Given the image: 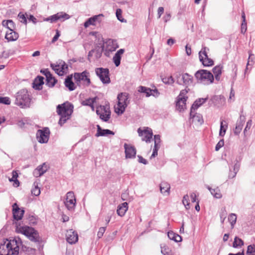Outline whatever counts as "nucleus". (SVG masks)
I'll return each instance as SVG.
<instances>
[{
	"instance_id": "1",
	"label": "nucleus",
	"mask_w": 255,
	"mask_h": 255,
	"mask_svg": "<svg viewBox=\"0 0 255 255\" xmlns=\"http://www.w3.org/2000/svg\"><path fill=\"white\" fill-rule=\"evenodd\" d=\"M21 244V240L19 237H15L14 239L10 240L6 239L3 244L1 243V255H17Z\"/></svg>"
},
{
	"instance_id": "2",
	"label": "nucleus",
	"mask_w": 255,
	"mask_h": 255,
	"mask_svg": "<svg viewBox=\"0 0 255 255\" xmlns=\"http://www.w3.org/2000/svg\"><path fill=\"white\" fill-rule=\"evenodd\" d=\"M73 106L67 102L57 106V113L60 116L58 124L62 126L69 120L73 112Z\"/></svg>"
},
{
	"instance_id": "3",
	"label": "nucleus",
	"mask_w": 255,
	"mask_h": 255,
	"mask_svg": "<svg viewBox=\"0 0 255 255\" xmlns=\"http://www.w3.org/2000/svg\"><path fill=\"white\" fill-rule=\"evenodd\" d=\"M15 231L24 235L32 242H38L40 241L39 234L33 228L18 225L16 226Z\"/></svg>"
},
{
	"instance_id": "4",
	"label": "nucleus",
	"mask_w": 255,
	"mask_h": 255,
	"mask_svg": "<svg viewBox=\"0 0 255 255\" xmlns=\"http://www.w3.org/2000/svg\"><path fill=\"white\" fill-rule=\"evenodd\" d=\"M31 99L26 89H22L18 92L16 95L15 104L21 108H27L30 107Z\"/></svg>"
},
{
	"instance_id": "5",
	"label": "nucleus",
	"mask_w": 255,
	"mask_h": 255,
	"mask_svg": "<svg viewBox=\"0 0 255 255\" xmlns=\"http://www.w3.org/2000/svg\"><path fill=\"white\" fill-rule=\"evenodd\" d=\"M175 82L179 85L188 88L191 86L193 82V77L188 73L176 72L174 74Z\"/></svg>"
},
{
	"instance_id": "6",
	"label": "nucleus",
	"mask_w": 255,
	"mask_h": 255,
	"mask_svg": "<svg viewBox=\"0 0 255 255\" xmlns=\"http://www.w3.org/2000/svg\"><path fill=\"white\" fill-rule=\"evenodd\" d=\"M195 77L200 83L204 85H209L214 81L213 74L206 70H200L195 74Z\"/></svg>"
},
{
	"instance_id": "7",
	"label": "nucleus",
	"mask_w": 255,
	"mask_h": 255,
	"mask_svg": "<svg viewBox=\"0 0 255 255\" xmlns=\"http://www.w3.org/2000/svg\"><path fill=\"white\" fill-rule=\"evenodd\" d=\"M118 103L115 107V112L118 115L122 114L129 103L128 94L127 93H121L118 96Z\"/></svg>"
},
{
	"instance_id": "8",
	"label": "nucleus",
	"mask_w": 255,
	"mask_h": 255,
	"mask_svg": "<svg viewBox=\"0 0 255 255\" xmlns=\"http://www.w3.org/2000/svg\"><path fill=\"white\" fill-rule=\"evenodd\" d=\"M96 113L104 122H108L111 118L110 106L108 104L100 105L97 107Z\"/></svg>"
},
{
	"instance_id": "9",
	"label": "nucleus",
	"mask_w": 255,
	"mask_h": 255,
	"mask_svg": "<svg viewBox=\"0 0 255 255\" xmlns=\"http://www.w3.org/2000/svg\"><path fill=\"white\" fill-rule=\"evenodd\" d=\"M89 77L90 74L86 70L84 71L82 73H75L74 74L75 82L78 86H80L81 81H82L86 86H89L91 83Z\"/></svg>"
},
{
	"instance_id": "10",
	"label": "nucleus",
	"mask_w": 255,
	"mask_h": 255,
	"mask_svg": "<svg viewBox=\"0 0 255 255\" xmlns=\"http://www.w3.org/2000/svg\"><path fill=\"white\" fill-rule=\"evenodd\" d=\"M95 72L103 84L110 83L109 70L108 68H97L95 69Z\"/></svg>"
},
{
	"instance_id": "11",
	"label": "nucleus",
	"mask_w": 255,
	"mask_h": 255,
	"mask_svg": "<svg viewBox=\"0 0 255 255\" xmlns=\"http://www.w3.org/2000/svg\"><path fill=\"white\" fill-rule=\"evenodd\" d=\"M209 50L206 47H203L201 50L199 52V57L200 61L204 66H211L214 64V61L211 58L208 57L206 50Z\"/></svg>"
},
{
	"instance_id": "12",
	"label": "nucleus",
	"mask_w": 255,
	"mask_h": 255,
	"mask_svg": "<svg viewBox=\"0 0 255 255\" xmlns=\"http://www.w3.org/2000/svg\"><path fill=\"white\" fill-rule=\"evenodd\" d=\"M50 66L59 76H62L67 73L68 70V65L62 60H61L58 64H51Z\"/></svg>"
},
{
	"instance_id": "13",
	"label": "nucleus",
	"mask_w": 255,
	"mask_h": 255,
	"mask_svg": "<svg viewBox=\"0 0 255 255\" xmlns=\"http://www.w3.org/2000/svg\"><path fill=\"white\" fill-rule=\"evenodd\" d=\"M64 203L68 210L73 211L74 210L76 205V199L73 192L69 191L67 193Z\"/></svg>"
},
{
	"instance_id": "14",
	"label": "nucleus",
	"mask_w": 255,
	"mask_h": 255,
	"mask_svg": "<svg viewBox=\"0 0 255 255\" xmlns=\"http://www.w3.org/2000/svg\"><path fill=\"white\" fill-rule=\"evenodd\" d=\"M104 15L102 13L94 15L88 18L84 23V26L85 28L88 27L90 25H96L100 24L103 20Z\"/></svg>"
},
{
	"instance_id": "15",
	"label": "nucleus",
	"mask_w": 255,
	"mask_h": 255,
	"mask_svg": "<svg viewBox=\"0 0 255 255\" xmlns=\"http://www.w3.org/2000/svg\"><path fill=\"white\" fill-rule=\"evenodd\" d=\"M50 131L48 128L39 129L36 133L37 139L40 143H47L49 137Z\"/></svg>"
},
{
	"instance_id": "16",
	"label": "nucleus",
	"mask_w": 255,
	"mask_h": 255,
	"mask_svg": "<svg viewBox=\"0 0 255 255\" xmlns=\"http://www.w3.org/2000/svg\"><path fill=\"white\" fill-rule=\"evenodd\" d=\"M137 132L139 136H141L142 140L146 142H150L152 137L153 133L151 128H146L144 130H141L140 128H138Z\"/></svg>"
},
{
	"instance_id": "17",
	"label": "nucleus",
	"mask_w": 255,
	"mask_h": 255,
	"mask_svg": "<svg viewBox=\"0 0 255 255\" xmlns=\"http://www.w3.org/2000/svg\"><path fill=\"white\" fill-rule=\"evenodd\" d=\"M70 18V16L64 12H59L55 14L51 15L49 17H47L44 19L45 21H50V22L53 23L56 22L57 20L64 21Z\"/></svg>"
},
{
	"instance_id": "18",
	"label": "nucleus",
	"mask_w": 255,
	"mask_h": 255,
	"mask_svg": "<svg viewBox=\"0 0 255 255\" xmlns=\"http://www.w3.org/2000/svg\"><path fill=\"white\" fill-rule=\"evenodd\" d=\"M103 47L105 48L106 51L113 52L119 47V45L117 40L109 39L104 43Z\"/></svg>"
},
{
	"instance_id": "19",
	"label": "nucleus",
	"mask_w": 255,
	"mask_h": 255,
	"mask_svg": "<svg viewBox=\"0 0 255 255\" xmlns=\"http://www.w3.org/2000/svg\"><path fill=\"white\" fill-rule=\"evenodd\" d=\"M66 238L68 243L70 244L76 243L78 240L77 233L72 229L67 231L66 234Z\"/></svg>"
},
{
	"instance_id": "20",
	"label": "nucleus",
	"mask_w": 255,
	"mask_h": 255,
	"mask_svg": "<svg viewBox=\"0 0 255 255\" xmlns=\"http://www.w3.org/2000/svg\"><path fill=\"white\" fill-rule=\"evenodd\" d=\"M24 211L21 210L16 203H14L12 205V214L13 218L17 220H20L22 219Z\"/></svg>"
},
{
	"instance_id": "21",
	"label": "nucleus",
	"mask_w": 255,
	"mask_h": 255,
	"mask_svg": "<svg viewBox=\"0 0 255 255\" xmlns=\"http://www.w3.org/2000/svg\"><path fill=\"white\" fill-rule=\"evenodd\" d=\"M124 148L127 158H132L135 157L136 149L133 146L127 143H125Z\"/></svg>"
},
{
	"instance_id": "22",
	"label": "nucleus",
	"mask_w": 255,
	"mask_h": 255,
	"mask_svg": "<svg viewBox=\"0 0 255 255\" xmlns=\"http://www.w3.org/2000/svg\"><path fill=\"white\" fill-rule=\"evenodd\" d=\"M47 170V167L45 163L38 166L33 172L34 176L38 177L42 176Z\"/></svg>"
},
{
	"instance_id": "23",
	"label": "nucleus",
	"mask_w": 255,
	"mask_h": 255,
	"mask_svg": "<svg viewBox=\"0 0 255 255\" xmlns=\"http://www.w3.org/2000/svg\"><path fill=\"white\" fill-rule=\"evenodd\" d=\"M14 29L7 30L6 31L5 35V38L8 41H13L16 40L19 37L18 33L15 32Z\"/></svg>"
},
{
	"instance_id": "24",
	"label": "nucleus",
	"mask_w": 255,
	"mask_h": 255,
	"mask_svg": "<svg viewBox=\"0 0 255 255\" xmlns=\"http://www.w3.org/2000/svg\"><path fill=\"white\" fill-rule=\"evenodd\" d=\"M207 99L208 98H199L195 101L191 108L190 114L191 116H192V114L195 112V110L197 109L203 103H204L207 100Z\"/></svg>"
},
{
	"instance_id": "25",
	"label": "nucleus",
	"mask_w": 255,
	"mask_h": 255,
	"mask_svg": "<svg viewBox=\"0 0 255 255\" xmlns=\"http://www.w3.org/2000/svg\"><path fill=\"white\" fill-rule=\"evenodd\" d=\"M187 97H178V100L176 102V109L179 112L184 111L186 109V101Z\"/></svg>"
},
{
	"instance_id": "26",
	"label": "nucleus",
	"mask_w": 255,
	"mask_h": 255,
	"mask_svg": "<svg viewBox=\"0 0 255 255\" xmlns=\"http://www.w3.org/2000/svg\"><path fill=\"white\" fill-rule=\"evenodd\" d=\"M170 185L166 182H162L160 184L161 193L164 195H168L170 193Z\"/></svg>"
},
{
	"instance_id": "27",
	"label": "nucleus",
	"mask_w": 255,
	"mask_h": 255,
	"mask_svg": "<svg viewBox=\"0 0 255 255\" xmlns=\"http://www.w3.org/2000/svg\"><path fill=\"white\" fill-rule=\"evenodd\" d=\"M44 78L38 76L34 80L33 83V88L36 90H40L42 89V86L44 84Z\"/></svg>"
},
{
	"instance_id": "28",
	"label": "nucleus",
	"mask_w": 255,
	"mask_h": 255,
	"mask_svg": "<svg viewBox=\"0 0 255 255\" xmlns=\"http://www.w3.org/2000/svg\"><path fill=\"white\" fill-rule=\"evenodd\" d=\"M128 209V204L127 202H124L118 207L117 210V214L121 217L124 216Z\"/></svg>"
},
{
	"instance_id": "29",
	"label": "nucleus",
	"mask_w": 255,
	"mask_h": 255,
	"mask_svg": "<svg viewBox=\"0 0 255 255\" xmlns=\"http://www.w3.org/2000/svg\"><path fill=\"white\" fill-rule=\"evenodd\" d=\"M65 86L68 88V89L72 91L76 89L75 84L72 81V75H69L65 80Z\"/></svg>"
},
{
	"instance_id": "30",
	"label": "nucleus",
	"mask_w": 255,
	"mask_h": 255,
	"mask_svg": "<svg viewBox=\"0 0 255 255\" xmlns=\"http://www.w3.org/2000/svg\"><path fill=\"white\" fill-rule=\"evenodd\" d=\"M97 132L96 134L97 137L100 136H105L107 134L114 135L115 133L108 129H103L99 125H97Z\"/></svg>"
},
{
	"instance_id": "31",
	"label": "nucleus",
	"mask_w": 255,
	"mask_h": 255,
	"mask_svg": "<svg viewBox=\"0 0 255 255\" xmlns=\"http://www.w3.org/2000/svg\"><path fill=\"white\" fill-rule=\"evenodd\" d=\"M124 51V49H120L116 52L113 57L114 62L117 67L119 66L121 63V55Z\"/></svg>"
},
{
	"instance_id": "32",
	"label": "nucleus",
	"mask_w": 255,
	"mask_h": 255,
	"mask_svg": "<svg viewBox=\"0 0 255 255\" xmlns=\"http://www.w3.org/2000/svg\"><path fill=\"white\" fill-rule=\"evenodd\" d=\"M223 66L221 65H219L213 68L212 71L214 74L215 79L217 81H219L220 79V75L222 72Z\"/></svg>"
},
{
	"instance_id": "33",
	"label": "nucleus",
	"mask_w": 255,
	"mask_h": 255,
	"mask_svg": "<svg viewBox=\"0 0 255 255\" xmlns=\"http://www.w3.org/2000/svg\"><path fill=\"white\" fill-rule=\"evenodd\" d=\"M2 26L7 30L15 29V24L12 20H4L2 21Z\"/></svg>"
},
{
	"instance_id": "34",
	"label": "nucleus",
	"mask_w": 255,
	"mask_h": 255,
	"mask_svg": "<svg viewBox=\"0 0 255 255\" xmlns=\"http://www.w3.org/2000/svg\"><path fill=\"white\" fill-rule=\"evenodd\" d=\"M97 99H98V98L97 96L93 98H89L82 101L81 104L82 106H92L93 104L96 102Z\"/></svg>"
},
{
	"instance_id": "35",
	"label": "nucleus",
	"mask_w": 255,
	"mask_h": 255,
	"mask_svg": "<svg viewBox=\"0 0 255 255\" xmlns=\"http://www.w3.org/2000/svg\"><path fill=\"white\" fill-rule=\"evenodd\" d=\"M57 80L51 74L48 73V77L46 78V85L49 87H53L57 82Z\"/></svg>"
},
{
	"instance_id": "36",
	"label": "nucleus",
	"mask_w": 255,
	"mask_h": 255,
	"mask_svg": "<svg viewBox=\"0 0 255 255\" xmlns=\"http://www.w3.org/2000/svg\"><path fill=\"white\" fill-rule=\"evenodd\" d=\"M168 238L176 242H180L182 241V238L180 236L176 234L173 232H169L168 233Z\"/></svg>"
},
{
	"instance_id": "37",
	"label": "nucleus",
	"mask_w": 255,
	"mask_h": 255,
	"mask_svg": "<svg viewBox=\"0 0 255 255\" xmlns=\"http://www.w3.org/2000/svg\"><path fill=\"white\" fill-rule=\"evenodd\" d=\"M208 189L210 190L211 193L214 197L217 199H220L222 197V195L221 193L220 190L218 188L212 189L209 186H208Z\"/></svg>"
},
{
	"instance_id": "38",
	"label": "nucleus",
	"mask_w": 255,
	"mask_h": 255,
	"mask_svg": "<svg viewBox=\"0 0 255 255\" xmlns=\"http://www.w3.org/2000/svg\"><path fill=\"white\" fill-rule=\"evenodd\" d=\"M195 112L192 114V116H190V118L193 119V121L197 122L199 124L201 125L203 123L204 121L203 119L202 116L200 114L195 113Z\"/></svg>"
},
{
	"instance_id": "39",
	"label": "nucleus",
	"mask_w": 255,
	"mask_h": 255,
	"mask_svg": "<svg viewBox=\"0 0 255 255\" xmlns=\"http://www.w3.org/2000/svg\"><path fill=\"white\" fill-rule=\"evenodd\" d=\"M228 128L227 124L226 121H222L220 122V129L219 132V135L221 136H224L225 134L227 128Z\"/></svg>"
},
{
	"instance_id": "40",
	"label": "nucleus",
	"mask_w": 255,
	"mask_h": 255,
	"mask_svg": "<svg viewBox=\"0 0 255 255\" xmlns=\"http://www.w3.org/2000/svg\"><path fill=\"white\" fill-rule=\"evenodd\" d=\"M138 92L139 93H145L147 97L151 95L152 90L149 88L140 86L138 88Z\"/></svg>"
},
{
	"instance_id": "41",
	"label": "nucleus",
	"mask_w": 255,
	"mask_h": 255,
	"mask_svg": "<svg viewBox=\"0 0 255 255\" xmlns=\"http://www.w3.org/2000/svg\"><path fill=\"white\" fill-rule=\"evenodd\" d=\"M244 124V120H242L241 118L240 121H239L237 122L235 130H234V133L235 134H238L240 133V132L241 131V130L243 128Z\"/></svg>"
},
{
	"instance_id": "42",
	"label": "nucleus",
	"mask_w": 255,
	"mask_h": 255,
	"mask_svg": "<svg viewBox=\"0 0 255 255\" xmlns=\"http://www.w3.org/2000/svg\"><path fill=\"white\" fill-rule=\"evenodd\" d=\"M12 173V177L11 178H10L9 180L10 182H13V186L17 187L19 186V182L17 179L18 177V174L17 172L15 171H13Z\"/></svg>"
},
{
	"instance_id": "43",
	"label": "nucleus",
	"mask_w": 255,
	"mask_h": 255,
	"mask_svg": "<svg viewBox=\"0 0 255 255\" xmlns=\"http://www.w3.org/2000/svg\"><path fill=\"white\" fill-rule=\"evenodd\" d=\"M244 245V242L241 239L237 237H236L234 239V241L233 244V247L235 248L241 247Z\"/></svg>"
},
{
	"instance_id": "44",
	"label": "nucleus",
	"mask_w": 255,
	"mask_h": 255,
	"mask_svg": "<svg viewBox=\"0 0 255 255\" xmlns=\"http://www.w3.org/2000/svg\"><path fill=\"white\" fill-rule=\"evenodd\" d=\"M228 220L231 224L232 228H234L237 221V216L235 214L231 213L229 215Z\"/></svg>"
},
{
	"instance_id": "45",
	"label": "nucleus",
	"mask_w": 255,
	"mask_h": 255,
	"mask_svg": "<svg viewBox=\"0 0 255 255\" xmlns=\"http://www.w3.org/2000/svg\"><path fill=\"white\" fill-rule=\"evenodd\" d=\"M227 215V212L226 211L225 207H223L220 211V216L221 219V221L222 223H223L225 219L226 218V216Z\"/></svg>"
},
{
	"instance_id": "46",
	"label": "nucleus",
	"mask_w": 255,
	"mask_h": 255,
	"mask_svg": "<svg viewBox=\"0 0 255 255\" xmlns=\"http://www.w3.org/2000/svg\"><path fill=\"white\" fill-rule=\"evenodd\" d=\"M175 78H173L172 76H168L167 77H165L162 79V81L165 83L168 84H172L175 82Z\"/></svg>"
},
{
	"instance_id": "47",
	"label": "nucleus",
	"mask_w": 255,
	"mask_h": 255,
	"mask_svg": "<svg viewBox=\"0 0 255 255\" xmlns=\"http://www.w3.org/2000/svg\"><path fill=\"white\" fill-rule=\"evenodd\" d=\"M116 16L118 19L121 22H126V20L122 16V11L121 9L118 8L116 10Z\"/></svg>"
},
{
	"instance_id": "48",
	"label": "nucleus",
	"mask_w": 255,
	"mask_h": 255,
	"mask_svg": "<svg viewBox=\"0 0 255 255\" xmlns=\"http://www.w3.org/2000/svg\"><path fill=\"white\" fill-rule=\"evenodd\" d=\"M182 203L185 206L186 209L190 208L189 202V196L187 194L184 196L182 200Z\"/></svg>"
},
{
	"instance_id": "49",
	"label": "nucleus",
	"mask_w": 255,
	"mask_h": 255,
	"mask_svg": "<svg viewBox=\"0 0 255 255\" xmlns=\"http://www.w3.org/2000/svg\"><path fill=\"white\" fill-rule=\"evenodd\" d=\"M255 253V247L254 245H249L248 247L247 254L248 255H255L254 253Z\"/></svg>"
},
{
	"instance_id": "50",
	"label": "nucleus",
	"mask_w": 255,
	"mask_h": 255,
	"mask_svg": "<svg viewBox=\"0 0 255 255\" xmlns=\"http://www.w3.org/2000/svg\"><path fill=\"white\" fill-rule=\"evenodd\" d=\"M154 146L156 147H160V136L158 134L155 135L154 136Z\"/></svg>"
},
{
	"instance_id": "51",
	"label": "nucleus",
	"mask_w": 255,
	"mask_h": 255,
	"mask_svg": "<svg viewBox=\"0 0 255 255\" xmlns=\"http://www.w3.org/2000/svg\"><path fill=\"white\" fill-rule=\"evenodd\" d=\"M34 188L31 190V193L34 196H37L40 194V190L37 185L34 184Z\"/></svg>"
},
{
	"instance_id": "52",
	"label": "nucleus",
	"mask_w": 255,
	"mask_h": 255,
	"mask_svg": "<svg viewBox=\"0 0 255 255\" xmlns=\"http://www.w3.org/2000/svg\"><path fill=\"white\" fill-rule=\"evenodd\" d=\"M18 17L19 18V20L24 24L27 23V19L25 16V15L21 12H20L18 15Z\"/></svg>"
},
{
	"instance_id": "53",
	"label": "nucleus",
	"mask_w": 255,
	"mask_h": 255,
	"mask_svg": "<svg viewBox=\"0 0 255 255\" xmlns=\"http://www.w3.org/2000/svg\"><path fill=\"white\" fill-rule=\"evenodd\" d=\"M11 103L10 99L7 97H1V104L9 105Z\"/></svg>"
},
{
	"instance_id": "54",
	"label": "nucleus",
	"mask_w": 255,
	"mask_h": 255,
	"mask_svg": "<svg viewBox=\"0 0 255 255\" xmlns=\"http://www.w3.org/2000/svg\"><path fill=\"white\" fill-rule=\"evenodd\" d=\"M106 227H101L99 228V231L97 234V236L98 238H101L103 236L105 231Z\"/></svg>"
},
{
	"instance_id": "55",
	"label": "nucleus",
	"mask_w": 255,
	"mask_h": 255,
	"mask_svg": "<svg viewBox=\"0 0 255 255\" xmlns=\"http://www.w3.org/2000/svg\"><path fill=\"white\" fill-rule=\"evenodd\" d=\"M224 145V139H221L218 143L216 144L215 147V150L218 151Z\"/></svg>"
},
{
	"instance_id": "56",
	"label": "nucleus",
	"mask_w": 255,
	"mask_h": 255,
	"mask_svg": "<svg viewBox=\"0 0 255 255\" xmlns=\"http://www.w3.org/2000/svg\"><path fill=\"white\" fill-rule=\"evenodd\" d=\"M247 29V22H242L241 30V33L245 34Z\"/></svg>"
},
{
	"instance_id": "57",
	"label": "nucleus",
	"mask_w": 255,
	"mask_h": 255,
	"mask_svg": "<svg viewBox=\"0 0 255 255\" xmlns=\"http://www.w3.org/2000/svg\"><path fill=\"white\" fill-rule=\"evenodd\" d=\"M160 147L154 146V148L153 150V152L152 155L150 156V158H153L155 157L157 155L158 150L159 149Z\"/></svg>"
},
{
	"instance_id": "58",
	"label": "nucleus",
	"mask_w": 255,
	"mask_h": 255,
	"mask_svg": "<svg viewBox=\"0 0 255 255\" xmlns=\"http://www.w3.org/2000/svg\"><path fill=\"white\" fill-rule=\"evenodd\" d=\"M252 125V121L250 120L248 121L246 128L244 129V133H245L248 130L250 129Z\"/></svg>"
},
{
	"instance_id": "59",
	"label": "nucleus",
	"mask_w": 255,
	"mask_h": 255,
	"mask_svg": "<svg viewBox=\"0 0 255 255\" xmlns=\"http://www.w3.org/2000/svg\"><path fill=\"white\" fill-rule=\"evenodd\" d=\"M188 88H185V89L184 90H182L180 91V94L178 96V97H185V95H186V94L188 93V90L189 89H187Z\"/></svg>"
},
{
	"instance_id": "60",
	"label": "nucleus",
	"mask_w": 255,
	"mask_h": 255,
	"mask_svg": "<svg viewBox=\"0 0 255 255\" xmlns=\"http://www.w3.org/2000/svg\"><path fill=\"white\" fill-rule=\"evenodd\" d=\"M171 14L170 13L166 12L165 15L163 17V19L165 22H167L169 21L171 18Z\"/></svg>"
},
{
	"instance_id": "61",
	"label": "nucleus",
	"mask_w": 255,
	"mask_h": 255,
	"mask_svg": "<svg viewBox=\"0 0 255 255\" xmlns=\"http://www.w3.org/2000/svg\"><path fill=\"white\" fill-rule=\"evenodd\" d=\"M164 12V8L163 7H159L157 10L158 18H159Z\"/></svg>"
},
{
	"instance_id": "62",
	"label": "nucleus",
	"mask_w": 255,
	"mask_h": 255,
	"mask_svg": "<svg viewBox=\"0 0 255 255\" xmlns=\"http://www.w3.org/2000/svg\"><path fill=\"white\" fill-rule=\"evenodd\" d=\"M138 162L141 163H143L144 164H147V162L146 160L144 158H143L141 156L138 155Z\"/></svg>"
},
{
	"instance_id": "63",
	"label": "nucleus",
	"mask_w": 255,
	"mask_h": 255,
	"mask_svg": "<svg viewBox=\"0 0 255 255\" xmlns=\"http://www.w3.org/2000/svg\"><path fill=\"white\" fill-rule=\"evenodd\" d=\"M151 95L155 97H157L159 95V93L158 92V90L156 89H155L154 90H151Z\"/></svg>"
},
{
	"instance_id": "64",
	"label": "nucleus",
	"mask_w": 255,
	"mask_h": 255,
	"mask_svg": "<svg viewBox=\"0 0 255 255\" xmlns=\"http://www.w3.org/2000/svg\"><path fill=\"white\" fill-rule=\"evenodd\" d=\"M196 197H197L196 194L195 193L192 192L191 193L190 198H191V201L192 202H196Z\"/></svg>"
}]
</instances>
